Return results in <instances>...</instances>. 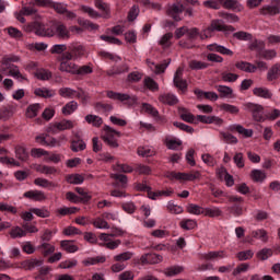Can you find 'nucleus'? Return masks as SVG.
Returning a JSON list of instances; mask_svg holds the SVG:
<instances>
[{"label": "nucleus", "instance_id": "nucleus-51", "mask_svg": "<svg viewBox=\"0 0 280 280\" xmlns=\"http://www.w3.org/2000/svg\"><path fill=\"white\" fill-rule=\"evenodd\" d=\"M0 211L2 213H12V215H16V213H19V209H16V207L7 202H0Z\"/></svg>", "mask_w": 280, "mask_h": 280}, {"label": "nucleus", "instance_id": "nucleus-30", "mask_svg": "<svg viewBox=\"0 0 280 280\" xmlns=\"http://www.w3.org/2000/svg\"><path fill=\"white\" fill-rule=\"evenodd\" d=\"M37 248L39 253H42L43 257H49V255H54V253H56V246L49 243H42Z\"/></svg>", "mask_w": 280, "mask_h": 280}, {"label": "nucleus", "instance_id": "nucleus-40", "mask_svg": "<svg viewBox=\"0 0 280 280\" xmlns=\"http://www.w3.org/2000/svg\"><path fill=\"white\" fill-rule=\"evenodd\" d=\"M80 10L84 14H88L90 16V19H102V14H100V12L95 11V9H93L89 5H81Z\"/></svg>", "mask_w": 280, "mask_h": 280}, {"label": "nucleus", "instance_id": "nucleus-35", "mask_svg": "<svg viewBox=\"0 0 280 280\" xmlns=\"http://www.w3.org/2000/svg\"><path fill=\"white\" fill-rule=\"evenodd\" d=\"M10 237H12V240H16V238H21V237H26L27 236V232L25 230H23V228L21 226H13L11 229V231L9 232Z\"/></svg>", "mask_w": 280, "mask_h": 280}, {"label": "nucleus", "instance_id": "nucleus-18", "mask_svg": "<svg viewBox=\"0 0 280 280\" xmlns=\"http://www.w3.org/2000/svg\"><path fill=\"white\" fill-rule=\"evenodd\" d=\"M78 69V65L71 61H60L59 71L62 73H71V75H75Z\"/></svg>", "mask_w": 280, "mask_h": 280}, {"label": "nucleus", "instance_id": "nucleus-37", "mask_svg": "<svg viewBox=\"0 0 280 280\" xmlns=\"http://www.w3.org/2000/svg\"><path fill=\"white\" fill-rule=\"evenodd\" d=\"M35 95L37 97H44V98H49V97H54V95H56V92L54 90H49L47 88H38V89H35L34 91Z\"/></svg>", "mask_w": 280, "mask_h": 280}, {"label": "nucleus", "instance_id": "nucleus-17", "mask_svg": "<svg viewBox=\"0 0 280 280\" xmlns=\"http://www.w3.org/2000/svg\"><path fill=\"white\" fill-rule=\"evenodd\" d=\"M128 71H130V68L128 67V65L124 63L121 66L112 67V69L106 71V75L113 78L115 75H121V73H128Z\"/></svg>", "mask_w": 280, "mask_h": 280}, {"label": "nucleus", "instance_id": "nucleus-50", "mask_svg": "<svg viewBox=\"0 0 280 280\" xmlns=\"http://www.w3.org/2000/svg\"><path fill=\"white\" fill-rule=\"evenodd\" d=\"M94 108L98 113L106 114V113H110V110H113V105L108 104V103H104V102H97L94 104Z\"/></svg>", "mask_w": 280, "mask_h": 280}, {"label": "nucleus", "instance_id": "nucleus-47", "mask_svg": "<svg viewBox=\"0 0 280 280\" xmlns=\"http://www.w3.org/2000/svg\"><path fill=\"white\" fill-rule=\"evenodd\" d=\"M106 261V257L97 256V257H90L82 261L83 266H95L97 264H104Z\"/></svg>", "mask_w": 280, "mask_h": 280}, {"label": "nucleus", "instance_id": "nucleus-11", "mask_svg": "<svg viewBox=\"0 0 280 280\" xmlns=\"http://www.w3.org/2000/svg\"><path fill=\"white\" fill-rule=\"evenodd\" d=\"M226 257V252L217 250V252H208L206 254H200L199 259L203 261H215L218 259H224Z\"/></svg>", "mask_w": 280, "mask_h": 280}, {"label": "nucleus", "instance_id": "nucleus-54", "mask_svg": "<svg viewBox=\"0 0 280 280\" xmlns=\"http://www.w3.org/2000/svg\"><path fill=\"white\" fill-rule=\"evenodd\" d=\"M74 191H77V194H79L80 197V201L83 203H86L91 200V198H93L91 195H89V192L82 188V187H77L74 188Z\"/></svg>", "mask_w": 280, "mask_h": 280}, {"label": "nucleus", "instance_id": "nucleus-60", "mask_svg": "<svg viewBox=\"0 0 280 280\" xmlns=\"http://www.w3.org/2000/svg\"><path fill=\"white\" fill-rule=\"evenodd\" d=\"M260 58H264V60H273V58H277V50L275 49H265L259 52Z\"/></svg>", "mask_w": 280, "mask_h": 280}, {"label": "nucleus", "instance_id": "nucleus-55", "mask_svg": "<svg viewBox=\"0 0 280 280\" xmlns=\"http://www.w3.org/2000/svg\"><path fill=\"white\" fill-rule=\"evenodd\" d=\"M172 194H174V191L167 189V190H158V191H149V198L151 200H156V198L161 197V196H172Z\"/></svg>", "mask_w": 280, "mask_h": 280}, {"label": "nucleus", "instance_id": "nucleus-16", "mask_svg": "<svg viewBox=\"0 0 280 280\" xmlns=\"http://www.w3.org/2000/svg\"><path fill=\"white\" fill-rule=\"evenodd\" d=\"M34 185H36L37 187H43L44 189H56V187H60L58 183L51 182L43 177L35 178Z\"/></svg>", "mask_w": 280, "mask_h": 280}, {"label": "nucleus", "instance_id": "nucleus-6", "mask_svg": "<svg viewBox=\"0 0 280 280\" xmlns=\"http://www.w3.org/2000/svg\"><path fill=\"white\" fill-rule=\"evenodd\" d=\"M272 5L262 7L259 12L262 16H277L280 14V0H272Z\"/></svg>", "mask_w": 280, "mask_h": 280}, {"label": "nucleus", "instance_id": "nucleus-22", "mask_svg": "<svg viewBox=\"0 0 280 280\" xmlns=\"http://www.w3.org/2000/svg\"><path fill=\"white\" fill-rule=\"evenodd\" d=\"M34 170L39 174H46V176H55V174L58 172V168H56L55 166H47L43 164H36Z\"/></svg>", "mask_w": 280, "mask_h": 280}, {"label": "nucleus", "instance_id": "nucleus-45", "mask_svg": "<svg viewBox=\"0 0 280 280\" xmlns=\"http://www.w3.org/2000/svg\"><path fill=\"white\" fill-rule=\"evenodd\" d=\"M189 69L192 71H199L201 69H209V63L205 61L190 60L188 63Z\"/></svg>", "mask_w": 280, "mask_h": 280}, {"label": "nucleus", "instance_id": "nucleus-64", "mask_svg": "<svg viewBox=\"0 0 280 280\" xmlns=\"http://www.w3.org/2000/svg\"><path fill=\"white\" fill-rule=\"evenodd\" d=\"M93 73V68L91 66H77L75 75H89Z\"/></svg>", "mask_w": 280, "mask_h": 280}, {"label": "nucleus", "instance_id": "nucleus-8", "mask_svg": "<svg viewBox=\"0 0 280 280\" xmlns=\"http://www.w3.org/2000/svg\"><path fill=\"white\" fill-rule=\"evenodd\" d=\"M183 10H185V7L183 4H170L166 10L167 16H171V19L175 20L176 22L183 21L180 19V14H183Z\"/></svg>", "mask_w": 280, "mask_h": 280}, {"label": "nucleus", "instance_id": "nucleus-39", "mask_svg": "<svg viewBox=\"0 0 280 280\" xmlns=\"http://www.w3.org/2000/svg\"><path fill=\"white\" fill-rule=\"evenodd\" d=\"M187 213H190L191 215H203L205 214V208L195 205V203H189L186 207Z\"/></svg>", "mask_w": 280, "mask_h": 280}, {"label": "nucleus", "instance_id": "nucleus-1", "mask_svg": "<svg viewBox=\"0 0 280 280\" xmlns=\"http://www.w3.org/2000/svg\"><path fill=\"white\" fill-rule=\"evenodd\" d=\"M24 32L32 34L35 32L36 36L51 38L56 36L54 28H47L45 23L40 22V14H35V20L23 26Z\"/></svg>", "mask_w": 280, "mask_h": 280}, {"label": "nucleus", "instance_id": "nucleus-25", "mask_svg": "<svg viewBox=\"0 0 280 280\" xmlns=\"http://www.w3.org/2000/svg\"><path fill=\"white\" fill-rule=\"evenodd\" d=\"M21 266L24 270H34V268H40V266H43V260L31 258L28 260H24Z\"/></svg>", "mask_w": 280, "mask_h": 280}, {"label": "nucleus", "instance_id": "nucleus-29", "mask_svg": "<svg viewBox=\"0 0 280 280\" xmlns=\"http://www.w3.org/2000/svg\"><path fill=\"white\" fill-rule=\"evenodd\" d=\"M69 51H71L72 56L74 57L75 60H78V58H82V56H84L85 54V49L84 46L82 45H78V44H71L68 47Z\"/></svg>", "mask_w": 280, "mask_h": 280}, {"label": "nucleus", "instance_id": "nucleus-59", "mask_svg": "<svg viewBox=\"0 0 280 280\" xmlns=\"http://www.w3.org/2000/svg\"><path fill=\"white\" fill-rule=\"evenodd\" d=\"M31 213H34L37 218H49L51 215V212L45 208H31Z\"/></svg>", "mask_w": 280, "mask_h": 280}, {"label": "nucleus", "instance_id": "nucleus-28", "mask_svg": "<svg viewBox=\"0 0 280 280\" xmlns=\"http://www.w3.org/2000/svg\"><path fill=\"white\" fill-rule=\"evenodd\" d=\"M178 113L183 121H186L187 124H194V121H196V116H194V114H191L189 109L185 107H179Z\"/></svg>", "mask_w": 280, "mask_h": 280}, {"label": "nucleus", "instance_id": "nucleus-24", "mask_svg": "<svg viewBox=\"0 0 280 280\" xmlns=\"http://www.w3.org/2000/svg\"><path fill=\"white\" fill-rule=\"evenodd\" d=\"M235 67L240 69V71H245V73H255V71H257V66L248 61H238L235 63Z\"/></svg>", "mask_w": 280, "mask_h": 280}, {"label": "nucleus", "instance_id": "nucleus-31", "mask_svg": "<svg viewBox=\"0 0 280 280\" xmlns=\"http://www.w3.org/2000/svg\"><path fill=\"white\" fill-rule=\"evenodd\" d=\"M142 108H143L144 113H148V115H151V117H154L155 119H159L160 121L164 120L163 117H160L159 109L155 108L154 106H152L151 104L143 103Z\"/></svg>", "mask_w": 280, "mask_h": 280}, {"label": "nucleus", "instance_id": "nucleus-33", "mask_svg": "<svg viewBox=\"0 0 280 280\" xmlns=\"http://www.w3.org/2000/svg\"><path fill=\"white\" fill-rule=\"evenodd\" d=\"M94 5L97 10L103 12L104 19H108L110 16V7L106 2H103L102 0H94Z\"/></svg>", "mask_w": 280, "mask_h": 280}, {"label": "nucleus", "instance_id": "nucleus-3", "mask_svg": "<svg viewBox=\"0 0 280 280\" xmlns=\"http://www.w3.org/2000/svg\"><path fill=\"white\" fill-rule=\"evenodd\" d=\"M74 126L75 125L73 120L63 119L59 122L50 125L47 129V132H49L50 135H58L59 132H62L65 130H71L72 128H74Z\"/></svg>", "mask_w": 280, "mask_h": 280}, {"label": "nucleus", "instance_id": "nucleus-5", "mask_svg": "<svg viewBox=\"0 0 280 280\" xmlns=\"http://www.w3.org/2000/svg\"><path fill=\"white\" fill-rule=\"evenodd\" d=\"M12 62H19V57L14 55L4 56L0 65V73L7 75V73L15 67Z\"/></svg>", "mask_w": 280, "mask_h": 280}, {"label": "nucleus", "instance_id": "nucleus-57", "mask_svg": "<svg viewBox=\"0 0 280 280\" xmlns=\"http://www.w3.org/2000/svg\"><path fill=\"white\" fill-rule=\"evenodd\" d=\"M51 71L47 70V69H40L37 72H35V78H37V80H51Z\"/></svg>", "mask_w": 280, "mask_h": 280}, {"label": "nucleus", "instance_id": "nucleus-19", "mask_svg": "<svg viewBox=\"0 0 280 280\" xmlns=\"http://www.w3.org/2000/svg\"><path fill=\"white\" fill-rule=\"evenodd\" d=\"M24 198H28L30 200H35L37 202H42L43 200H47V196L42 190H30L24 194Z\"/></svg>", "mask_w": 280, "mask_h": 280}, {"label": "nucleus", "instance_id": "nucleus-2", "mask_svg": "<svg viewBox=\"0 0 280 280\" xmlns=\"http://www.w3.org/2000/svg\"><path fill=\"white\" fill-rule=\"evenodd\" d=\"M121 137V132L110 128V126H104L101 139L108 145L109 148H119V142H117V139Z\"/></svg>", "mask_w": 280, "mask_h": 280}, {"label": "nucleus", "instance_id": "nucleus-14", "mask_svg": "<svg viewBox=\"0 0 280 280\" xmlns=\"http://www.w3.org/2000/svg\"><path fill=\"white\" fill-rule=\"evenodd\" d=\"M140 261H141L142 265H145V264H151V265L161 264V261H163V256L158 255V254H143L140 257Z\"/></svg>", "mask_w": 280, "mask_h": 280}, {"label": "nucleus", "instance_id": "nucleus-34", "mask_svg": "<svg viewBox=\"0 0 280 280\" xmlns=\"http://www.w3.org/2000/svg\"><path fill=\"white\" fill-rule=\"evenodd\" d=\"M179 226L184 231H192V229L198 226V222L194 219H184L179 222Z\"/></svg>", "mask_w": 280, "mask_h": 280}, {"label": "nucleus", "instance_id": "nucleus-7", "mask_svg": "<svg viewBox=\"0 0 280 280\" xmlns=\"http://www.w3.org/2000/svg\"><path fill=\"white\" fill-rule=\"evenodd\" d=\"M228 200L229 202L234 205L231 207V213H233V215H242V213H244V210L242 208V205H244V198L237 196H230L228 197Z\"/></svg>", "mask_w": 280, "mask_h": 280}, {"label": "nucleus", "instance_id": "nucleus-41", "mask_svg": "<svg viewBox=\"0 0 280 280\" xmlns=\"http://www.w3.org/2000/svg\"><path fill=\"white\" fill-rule=\"evenodd\" d=\"M250 178L254 183H264V179L267 178L266 172L261 170H253L250 173Z\"/></svg>", "mask_w": 280, "mask_h": 280}, {"label": "nucleus", "instance_id": "nucleus-43", "mask_svg": "<svg viewBox=\"0 0 280 280\" xmlns=\"http://www.w3.org/2000/svg\"><path fill=\"white\" fill-rule=\"evenodd\" d=\"M218 93H220V97H233V89L226 85H215Z\"/></svg>", "mask_w": 280, "mask_h": 280}, {"label": "nucleus", "instance_id": "nucleus-44", "mask_svg": "<svg viewBox=\"0 0 280 280\" xmlns=\"http://www.w3.org/2000/svg\"><path fill=\"white\" fill-rule=\"evenodd\" d=\"M252 236L255 240H261L264 242V244H268V240H269L268 232L264 229L253 231Z\"/></svg>", "mask_w": 280, "mask_h": 280}, {"label": "nucleus", "instance_id": "nucleus-36", "mask_svg": "<svg viewBox=\"0 0 280 280\" xmlns=\"http://www.w3.org/2000/svg\"><path fill=\"white\" fill-rule=\"evenodd\" d=\"M173 38H174L173 33H166L160 39L159 45L162 46V49H170V47H172V39Z\"/></svg>", "mask_w": 280, "mask_h": 280}, {"label": "nucleus", "instance_id": "nucleus-48", "mask_svg": "<svg viewBox=\"0 0 280 280\" xmlns=\"http://www.w3.org/2000/svg\"><path fill=\"white\" fill-rule=\"evenodd\" d=\"M75 110H78V102L75 101L67 103L61 109L62 115H71L72 113H75Z\"/></svg>", "mask_w": 280, "mask_h": 280}, {"label": "nucleus", "instance_id": "nucleus-61", "mask_svg": "<svg viewBox=\"0 0 280 280\" xmlns=\"http://www.w3.org/2000/svg\"><path fill=\"white\" fill-rule=\"evenodd\" d=\"M240 75L235 74L233 72H222L221 73V80L223 82H237Z\"/></svg>", "mask_w": 280, "mask_h": 280}, {"label": "nucleus", "instance_id": "nucleus-46", "mask_svg": "<svg viewBox=\"0 0 280 280\" xmlns=\"http://www.w3.org/2000/svg\"><path fill=\"white\" fill-rule=\"evenodd\" d=\"M40 110V104H33V105H30L26 109V117L28 119H34V117H37L38 116V113Z\"/></svg>", "mask_w": 280, "mask_h": 280}, {"label": "nucleus", "instance_id": "nucleus-4", "mask_svg": "<svg viewBox=\"0 0 280 280\" xmlns=\"http://www.w3.org/2000/svg\"><path fill=\"white\" fill-rule=\"evenodd\" d=\"M173 84L175 89H178L180 93L185 94L187 93L188 84L187 80L183 79V68H178L175 72Z\"/></svg>", "mask_w": 280, "mask_h": 280}, {"label": "nucleus", "instance_id": "nucleus-10", "mask_svg": "<svg viewBox=\"0 0 280 280\" xmlns=\"http://www.w3.org/2000/svg\"><path fill=\"white\" fill-rule=\"evenodd\" d=\"M209 28L212 32H235V27L231 25H225L222 20H212Z\"/></svg>", "mask_w": 280, "mask_h": 280}, {"label": "nucleus", "instance_id": "nucleus-21", "mask_svg": "<svg viewBox=\"0 0 280 280\" xmlns=\"http://www.w3.org/2000/svg\"><path fill=\"white\" fill-rule=\"evenodd\" d=\"M230 130L231 132H238V135H242L245 139H250V137H253V129H246L242 125H232Z\"/></svg>", "mask_w": 280, "mask_h": 280}, {"label": "nucleus", "instance_id": "nucleus-27", "mask_svg": "<svg viewBox=\"0 0 280 280\" xmlns=\"http://www.w3.org/2000/svg\"><path fill=\"white\" fill-rule=\"evenodd\" d=\"M280 78V63L273 65L267 72V81L275 82Z\"/></svg>", "mask_w": 280, "mask_h": 280}, {"label": "nucleus", "instance_id": "nucleus-52", "mask_svg": "<svg viewBox=\"0 0 280 280\" xmlns=\"http://www.w3.org/2000/svg\"><path fill=\"white\" fill-rule=\"evenodd\" d=\"M70 149L72 152H82L83 150H86V143L83 142V140H73L71 142Z\"/></svg>", "mask_w": 280, "mask_h": 280}, {"label": "nucleus", "instance_id": "nucleus-42", "mask_svg": "<svg viewBox=\"0 0 280 280\" xmlns=\"http://www.w3.org/2000/svg\"><path fill=\"white\" fill-rule=\"evenodd\" d=\"M4 32L9 34L10 38H14L15 40H21V38H23V32L14 26L7 27Z\"/></svg>", "mask_w": 280, "mask_h": 280}, {"label": "nucleus", "instance_id": "nucleus-13", "mask_svg": "<svg viewBox=\"0 0 280 280\" xmlns=\"http://www.w3.org/2000/svg\"><path fill=\"white\" fill-rule=\"evenodd\" d=\"M55 35L58 36V38H61V40H69V38H71V33L63 23L56 24Z\"/></svg>", "mask_w": 280, "mask_h": 280}, {"label": "nucleus", "instance_id": "nucleus-53", "mask_svg": "<svg viewBox=\"0 0 280 280\" xmlns=\"http://www.w3.org/2000/svg\"><path fill=\"white\" fill-rule=\"evenodd\" d=\"M14 115V108L13 107H1L0 108V119H3V121H8L10 117Z\"/></svg>", "mask_w": 280, "mask_h": 280}, {"label": "nucleus", "instance_id": "nucleus-62", "mask_svg": "<svg viewBox=\"0 0 280 280\" xmlns=\"http://www.w3.org/2000/svg\"><path fill=\"white\" fill-rule=\"evenodd\" d=\"M133 255L135 254H132V252H125L114 256V261H118L120 264L121 261H130V258L133 257Z\"/></svg>", "mask_w": 280, "mask_h": 280}, {"label": "nucleus", "instance_id": "nucleus-56", "mask_svg": "<svg viewBox=\"0 0 280 280\" xmlns=\"http://www.w3.org/2000/svg\"><path fill=\"white\" fill-rule=\"evenodd\" d=\"M67 182L70 183V185H82V183H84V176L72 174L67 177Z\"/></svg>", "mask_w": 280, "mask_h": 280}, {"label": "nucleus", "instance_id": "nucleus-63", "mask_svg": "<svg viewBox=\"0 0 280 280\" xmlns=\"http://www.w3.org/2000/svg\"><path fill=\"white\" fill-rule=\"evenodd\" d=\"M233 38H236V40H253V35L250 33L240 31L233 34Z\"/></svg>", "mask_w": 280, "mask_h": 280}, {"label": "nucleus", "instance_id": "nucleus-9", "mask_svg": "<svg viewBox=\"0 0 280 280\" xmlns=\"http://www.w3.org/2000/svg\"><path fill=\"white\" fill-rule=\"evenodd\" d=\"M245 108L253 114L255 121H264V106L255 103H247Z\"/></svg>", "mask_w": 280, "mask_h": 280}, {"label": "nucleus", "instance_id": "nucleus-15", "mask_svg": "<svg viewBox=\"0 0 280 280\" xmlns=\"http://www.w3.org/2000/svg\"><path fill=\"white\" fill-rule=\"evenodd\" d=\"M197 121L200 124H215V126H222L224 120L218 116H205V115H197Z\"/></svg>", "mask_w": 280, "mask_h": 280}, {"label": "nucleus", "instance_id": "nucleus-12", "mask_svg": "<svg viewBox=\"0 0 280 280\" xmlns=\"http://www.w3.org/2000/svg\"><path fill=\"white\" fill-rule=\"evenodd\" d=\"M158 100L161 104H164L165 106H176V104H178V97H176V95H174L173 93L160 94Z\"/></svg>", "mask_w": 280, "mask_h": 280}, {"label": "nucleus", "instance_id": "nucleus-49", "mask_svg": "<svg viewBox=\"0 0 280 280\" xmlns=\"http://www.w3.org/2000/svg\"><path fill=\"white\" fill-rule=\"evenodd\" d=\"M203 215L207 218H220L222 210L220 208H203Z\"/></svg>", "mask_w": 280, "mask_h": 280}, {"label": "nucleus", "instance_id": "nucleus-32", "mask_svg": "<svg viewBox=\"0 0 280 280\" xmlns=\"http://www.w3.org/2000/svg\"><path fill=\"white\" fill-rule=\"evenodd\" d=\"M85 121L93 126L94 128H101L104 124V119L97 115L89 114L85 116Z\"/></svg>", "mask_w": 280, "mask_h": 280}, {"label": "nucleus", "instance_id": "nucleus-26", "mask_svg": "<svg viewBox=\"0 0 280 280\" xmlns=\"http://www.w3.org/2000/svg\"><path fill=\"white\" fill-rule=\"evenodd\" d=\"M14 150H15V159H18L19 161H22L23 163L28 161L30 153L27 152V149H25V147L16 145Z\"/></svg>", "mask_w": 280, "mask_h": 280}, {"label": "nucleus", "instance_id": "nucleus-23", "mask_svg": "<svg viewBox=\"0 0 280 280\" xmlns=\"http://www.w3.org/2000/svg\"><path fill=\"white\" fill-rule=\"evenodd\" d=\"M253 94L256 97H261L262 100H272V91H270L268 88H255L253 90Z\"/></svg>", "mask_w": 280, "mask_h": 280}, {"label": "nucleus", "instance_id": "nucleus-58", "mask_svg": "<svg viewBox=\"0 0 280 280\" xmlns=\"http://www.w3.org/2000/svg\"><path fill=\"white\" fill-rule=\"evenodd\" d=\"M92 224L95 229H110V225L106 220L103 219V217L94 219Z\"/></svg>", "mask_w": 280, "mask_h": 280}, {"label": "nucleus", "instance_id": "nucleus-20", "mask_svg": "<svg viewBox=\"0 0 280 280\" xmlns=\"http://www.w3.org/2000/svg\"><path fill=\"white\" fill-rule=\"evenodd\" d=\"M207 50L217 51L218 54H222V56H233V50L218 44L208 45Z\"/></svg>", "mask_w": 280, "mask_h": 280}, {"label": "nucleus", "instance_id": "nucleus-38", "mask_svg": "<svg viewBox=\"0 0 280 280\" xmlns=\"http://www.w3.org/2000/svg\"><path fill=\"white\" fill-rule=\"evenodd\" d=\"M60 246L66 253H78V245L73 244V241H61Z\"/></svg>", "mask_w": 280, "mask_h": 280}]
</instances>
